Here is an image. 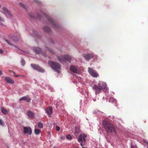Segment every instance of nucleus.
<instances>
[{
    "label": "nucleus",
    "mask_w": 148,
    "mask_h": 148,
    "mask_svg": "<svg viewBox=\"0 0 148 148\" xmlns=\"http://www.w3.org/2000/svg\"><path fill=\"white\" fill-rule=\"evenodd\" d=\"M103 124L104 129L108 134H116V130L112 124L109 121H104Z\"/></svg>",
    "instance_id": "obj_1"
},
{
    "label": "nucleus",
    "mask_w": 148,
    "mask_h": 148,
    "mask_svg": "<svg viewBox=\"0 0 148 148\" xmlns=\"http://www.w3.org/2000/svg\"><path fill=\"white\" fill-rule=\"evenodd\" d=\"M107 88V85L105 82L99 81L97 84L93 85L92 89L95 91L96 94H97L99 93L101 90L106 89Z\"/></svg>",
    "instance_id": "obj_2"
},
{
    "label": "nucleus",
    "mask_w": 148,
    "mask_h": 148,
    "mask_svg": "<svg viewBox=\"0 0 148 148\" xmlns=\"http://www.w3.org/2000/svg\"><path fill=\"white\" fill-rule=\"evenodd\" d=\"M49 63L50 65L52 68L55 71L58 73H60L59 69L60 68L61 66L59 63L53 61H49Z\"/></svg>",
    "instance_id": "obj_3"
},
{
    "label": "nucleus",
    "mask_w": 148,
    "mask_h": 148,
    "mask_svg": "<svg viewBox=\"0 0 148 148\" xmlns=\"http://www.w3.org/2000/svg\"><path fill=\"white\" fill-rule=\"evenodd\" d=\"M58 58L59 61L61 62H62L65 60L70 62L71 60V57L67 55H65L64 56L60 57L58 56Z\"/></svg>",
    "instance_id": "obj_4"
},
{
    "label": "nucleus",
    "mask_w": 148,
    "mask_h": 148,
    "mask_svg": "<svg viewBox=\"0 0 148 148\" xmlns=\"http://www.w3.org/2000/svg\"><path fill=\"white\" fill-rule=\"evenodd\" d=\"M34 51L36 53L39 54L41 53L44 57L47 56L46 53L43 51H42L41 49L38 47H34L33 48Z\"/></svg>",
    "instance_id": "obj_5"
},
{
    "label": "nucleus",
    "mask_w": 148,
    "mask_h": 148,
    "mask_svg": "<svg viewBox=\"0 0 148 148\" xmlns=\"http://www.w3.org/2000/svg\"><path fill=\"white\" fill-rule=\"evenodd\" d=\"M88 72L89 74L93 77H97L98 76V74L97 72L90 67L88 68Z\"/></svg>",
    "instance_id": "obj_6"
},
{
    "label": "nucleus",
    "mask_w": 148,
    "mask_h": 148,
    "mask_svg": "<svg viewBox=\"0 0 148 148\" xmlns=\"http://www.w3.org/2000/svg\"><path fill=\"white\" fill-rule=\"evenodd\" d=\"M31 66L34 69H35L38 71L42 73L45 72V70L44 69L37 65L34 64H31Z\"/></svg>",
    "instance_id": "obj_7"
},
{
    "label": "nucleus",
    "mask_w": 148,
    "mask_h": 148,
    "mask_svg": "<svg viewBox=\"0 0 148 148\" xmlns=\"http://www.w3.org/2000/svg\"><path fill=\"white\" fill-rule=\"evenodd\" d=\"M43 14L44 16L47 19V20L49 22H50L52 24L53 27H54L55 26H57L55 23L54 22L53 19L51 18L50 16H49L47 14L45 13H43Z\"/></svg>",
    "instance_id": "obj_8"
},
{
    "label": "nucleus",
    "mask_w": 148,
    "mask_h": 148,
    "mask_svg": "<svg viewBox=\"0 0 148 148\" xmlns=\"http://www.w3.org/2000/svg\"><path fill=\"white\" fill-rule=\"evenodd\" d=\"M87 135L85 134H80L78 136V140L79 142L80 143L83 142V141L84 142L86 141V137Z\"/></svg>",
    "instance_id": "obj_9"
},
{
    "label": "nucleus",
    "mask_w": 148,
    "mask_h": 148,
    "mask_svg": "<svg viewBox=\"0 0 148 148\" xmlns=\"http://www.w3.org/2000/svg\"><path fill=\"white\" fill-rule=\"evenodd\" d=\"M23 132L24 134H27L28 135H31L32 133V130L29 127H23Z\"/></svg>",
    "instance_id": "obj_10"
},
{
    "label": "nucleus",
    "mask_w": 148,
    "mask_h": 148,
    "mask_svg": "<svg viewBox=\"0 0 148 148\" xmlns=\"http://www.w3.org/2000/svg\"><path fill=\"white\" fill-rule=\"evenodd\" d=\"M94 56L93 54L90 53L85 54L83 55V57L87 61H89L91 58H93Z\"/></svg>",
    "instance_id": "obj_11"
},
{
    "label": "nucleus",
    "mask_w": 148,
    "mask_h": 148,
    "mask_svg": "<svg viewBox=\"0 0 148 148\" xmlns=\"http://www.w3.org/2000/svg\"><path fill=\"white\" fill-rule=\"evenodd\" d=\"M2 9L4 11L3 13L8 18H10L11 17L12 15L11 13L6 8L4 7Z\"/></svg>",
    "instance_id": "obj_12"
},
{
    "label": "nucleus",
    "mask_w": 148,
    "mask_h": 148,
    "mask_svg": "<svg viewBox=\"0 0 148 148\" xmlns=\"http://www.w3.org/2000/svg\"><path fill=\"white\" fill-rule=\"evenodd\" d=\"M5 79L8 83L13 84L14 83V81L11 78L9 77H5Z\"/></svg>",
    "instance_id": "obj_13"
},
{
    "label": "nucleus",
    "mask_w": 148,
    "mask_h": 148,
    "mask_svg": "<svg viewBox=\"0 0 148 148\" xmlns=\"http://www.w3.org/2000/svg\"><path fill=\"white\" fill-rule=\"evenodd\" d=\"M23 100L26 101L27 102H29L31 101V99L28 96H25L22 97L19 99V101H20Z\"/></svg>",
    "instance_id": "obj_14"
},
{
    "label": "nucleus",
    "mask_w": 148,
    "mask_h": 148,
    "mask_svg": "<svg viewBox=\"0 0 148 148\" xmlns=\"http://www.w3.org/2000/svg\"><path fill=\"white\" fill-rule=\"evenodd\" d=\"M46 111L48 115H50L52 113V108L51 107H49L48 108H46Z\"/></svg>",
    "instance_id": "obj_15"
},
{
    "label": "nucleus",
    "mask_w": 148,
    "mask_h": 148,
    "mask_svg": "<svg viewBox=\"0 0 148 148\" xmlns=\"http://www.w3.org/2000/svg\"><path fill=\"white\" fill-rule=\"evenodd\" d=\"M27 114L28 116L30 118H32L34 116V113L30 110H28L27 112Z\"/></svg>",
    "instance_id": "obj_16"
},
{
    "label": "nucleus",
    "mask_w": 148,
    "mask_h": 148,
    "mask_svg": "<svg viewBox=\"0 0 148 148\" xmlns=\"http://www.w3.org/2000/svg\"><path fill=\"white\" fill-rule=\"evenodd\" d=\"M70 70L71 71L74 73H77V69L74 66H71L70 68Z\"/></svg>",
    "instance_id": "obj_17"
},
{
    "label": "nucleus",
    "mask_w": 148,
    "mask_h": 148,
    "mask_svg": "<svg viewBox=\"0 0 148 148\" xmlns=\"http://www.w3.org/2000/svg\"><path fill=\"white\" fill-rule=\"evenodd\" d=\"M45 49L46 50L48 51H49V52L51 53L52 54H54V52L51 49L49 48L48 47H45Z\"/></svg>",
    "instance_id": "obj_18"
},
{
    "label": "nucleus",
    "mask_w": 148,
    "mask_h": 148,
    "mask_svg": "<svg viewBox=\"0 0 148 148\" xmlns=\"http://www.w3.org/2000/svg\"><path fill=\"white\" fill-rule=\"evenodd\" d=\"M44 30L45 32H49L50 31V29L49 27H48L45 26L44 27Z\"/></svg>",
    "instance_id": "obj_19"
},
{
    "label": "nucleus",
    "mask_w": 148,
    "mask_h": 148,
    "mask_svg": "<svg viewBox=\"0 0 148 148\" xmlns=\"http://www.w3.org/2000/svg\"><path fill=\"white\" fill-rule=\"evenodd\" d=\"M1 111L2 113L5 114H6L7 113V110L5 109L4 108H2L1 109Z\"/></svg>",
    "instance_id": "obj_20"
},
{
    "label": "nucleus",
    "mask_w": 148,
    "mask_h": 148,
    "mask_svg": "<svg viewBox=\"0 0 148 148\" xmlns=\"http://www.w3.org/2000/svg\"><path fill=\"white\" fill-rule=\"evenodd\" d=\"M43 123L41 122H39L38 123V127L40 128H41L43 127Z\"/></svg>",
    "instance_id": "obj_21"
},
{
    "label": "nucleus",
    "mask_w": 148,
    "mask_h": 148,
    "mask_svg": "<svg viewBox=\"0 0 148 148\" xmlns=\"http://www.w3.org/2000/svg\"><path fill=\"white\" fill-rule=\"evenodd\" d=\"M34 131L36 134H38L40 133V130L39 129H35Z\"/></svg>",
    "instance_id": "obj_22"
},
{
    "label": "nucleus",
    "mask_w": 148,
    "mask_h": 148,
    "mask_svg": "<svg viewBox=\"0 0 148 148\" xmlns=\"http://www.w3.org/2000/svg\"><path fill=\"white\" fill-rule=\"evenodd\" d=\"M0 125H2L3 126H4L5 125V124L3 122L2 120L1 119H0Z\"/></svg>",
    "instance_id": "obj_23"
},
{
    "label": "nucleus",
    "mask_w": 148,
    "mask_h": 148,
    "mask_svg": "<svg viewBox=\"0 0 148 148\" xmlns=\"http://www.w3.org/2000/svg\"><path fill=\"white\" fill-rule=\"evenodd\" d=\"M21 62L22 66H24L25 65V62L23 58L21 59Z\"/></svg>",
    "instance_id": "obj_24"
},
{
    "label": "nucleus",
    "mask_w": 148,
    "mask_h": 148,
    "mask_svg": "<svg viewBox=\"0 0 148 148\" xmlns=\"http://www.w3.org/2000/svg\"><path fill=\"white\" fill-rule=\"evenodd\" d=\"M5 41L9 45H12V42H11L9 41L8 40H5Z\"/></svg>",
    "instance_id": "obj_25"
},
{
    "label": "nucleus",
    "mask_w": 148,
    "mask_h": 148,
    "mask_svg": "<svg viewBox=\"0 0 148 148\" xmlns=\"http://www.w3.org/2000/svg\"><path fill=\"white\" fill-rule=\"evenodd\" d=\"M66 138L69 140H71V137L70 135H68L66 136Z\"/></svg>",
    "instance_id": "obj_26"
},
{
    "label": "nucleus",
    "mask_w": 148,
    "mask_h": 148,
    "mask_svg": "<svg viewBox=\"0 0 148 148\" xmlns=\"http://www.w3.org/2000/svg\"><path fill=\"white\" fill-rule=\"evenodd\" d=\"M19 4L23 8H24V9L25 8V5L24 4H23V3H19Z\"/></svg>",
    "instance_id": "obj_27"
},
{
    "label": "nucleus",
    "mask_w": 148,
    "mask_h": 148,
    "mask_svg": "<svg viewBox=\"0 0 148 148\" xmlns=\"http://www.w3.org/2000/svg\"><path fill=\"white\" fill-rule=\"evenodd\" d=\"M56 131H59L60 130L59 127L57 126L56 128Z\"/></svg>",
    "instance_id": "obj_28"
},
{
    "label": "nucleus",
    "mask_w": 148,
    "mask_h": 148,
    "mask_svg": "<svg viewBox=\"0 0 148 148\" xmlns=\"http://www.w3.org/2000/svg\"><path fill=\"white\" fill-rule=\"evenodd\" d=\"M3 53V50L1 49H0V53L2 54Z\"/></svg>",
    "instance_id": "obj_29"
},
{
    "label": "nucleus",
    "mask_w": 148,
    "mask_h": 148,
    "mask_svg": "<svg viewBox=\"0 0 148 148\" xmlns=\"http://www.w3.org/2000/svg\"><path fill=\"white\" fill-rule=\"evenodd\" d=\"M34 0L37 3H39V1H38L37 0Z\"/></svg>",
    "instance_id": "obj_30"
},
{
    "label": "nucleus",
    "mask_w": 148,
    "mask_h": 148,
    "mask_svg": "<svg viewBox=\"0 0 148 148\" xmlns=\"http://www.w3.org/2000/svg\"><path fill=\"white\" fill-rule=\"evenodd\" d=\"M115 99H114L113 98H111L110 99V101H112V100H114Z\"/></svg>",
    "instance_id": "obj_31"
},
{
    "label": "nucleus",
    "mask_w": 148,
    "mask_h": 148,
    "mask_svg": "<svg viewBox=\"0 0 148 148\" xmlns=\"http://www.w3.org/2000/svg\"><path fill=\"white\" fill-rule=\"evenodd\" d=\"M29 16L30 17H34V16H32V15H31V14H29Z\"/></svg>",
    "instance_id": "obj_32"
},
{
    "label": "nucleus",
    "mask_w": 148,
    "mask_h": 148,
    "mask_svg": "<svg viewBox=\"0 0 148 148\" xmlns=\"http://www.w3.org/2000/svg\"><path fill=\"white\" fill-rule=\"evenodd\" d=\"M10 72L11 73H13L14 74H15V73L12 71H10Z\"/></svg>",
    "instance_id": "obj_33"
},
{
    "label": "nucleus",
    "mask_w": 148,
    "mask_h": 148,
    "mask_svg": "<svg viewBox=\"0 0 148 148\" xmlns=\"http://www.w3.org/2000/svg\"><path fill=\"white\" fill-rule=\"evenodd\" d=\"M2 74V72L1 70H0V75H1Z\"/></svg>",
    "instance_id": "obj_34"
},
{
    "label": "nucleus",
    "mask_w": 148,
    "mask_h": 148,
    "mask_svg": "<svg viewBox=\"0 0 148 148\" xmlns=\"http://www.w3.org/2000/svg\"><path fill=\"white\" fill-rule=\"evenodd\" d=\"M83 142H81L80 143V145H81L82 146H83V145L82 144V143Z\"/></svg>",
    "instance_id": "obj_35"
},
{
    "label": "nucleus",
    "mask_w": 148,
    "mask_h": 148,
    "mask_svg": "<svg viewBox=\"0 0 148 148\" xmlns=\"http://www.w3.org/2000/svg\"><path fill=\"white\" fill-rule=\"evenodd\" d=\"M15 77H17L18 76V75H14V76Z\"/></svg>",
    "instance_id": "obj_36"
},
{
    "label": "nucleus",
    "mask_w": 148,
    "mask_h": 148,
    "mask_svg": "<svg viewBox=\"0 0 148 148\" xmlns=\"http://www.w3.org/2000/svg\"><path fill=\"white\" fill-rule=\"evenodd\" d=\"M1 5H0V8H1Z\"/></svg>",
    "instance_id": "obj_37"
},
{
    "label": "nucleus",
    "mask_w": 148,
    "mask_h": 148,
    "mask_svg": "<svg viewBox=\"0 0 148 148\" xmlns=\"http://www.w3.org/2000/svg\"><path fill=\"white\" fill-rule=\"evenodd\" d=\"M82 148H85L84 147H82Z\"/></svg>",
    "instance_id": "obj_38"
}]
</instances>
